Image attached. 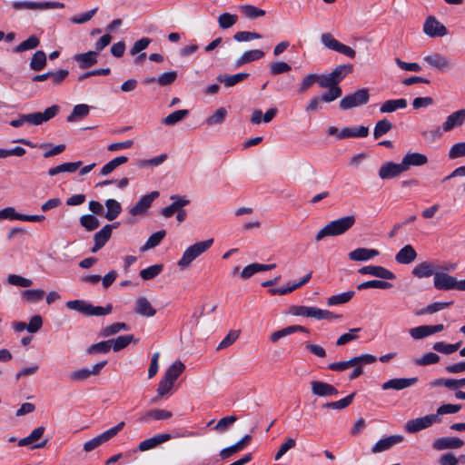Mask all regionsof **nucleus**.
I'll return each mask as SVG.
<instances>
[{
    "label": "nucleus",
    "mask_w": 465,
    "mask_h": 465,
    "mask_svg": "<svg viewBox=\"0 0 465 465\" xmlns=\"http://www.w3.org/2000/svg\"><path fill=\"white\" fill-rule=\"evenodd\" d=\"M356 223L354 215L342 216L326 223L315 235V241L321 242L326 237H336L346 233Z\"/></svg>",
    "instance_id": "nucleus-1"
},
{
    "label": "nucleus",
    "mask_w": 465,
    "mask_h": 465,
    "mask_svg": "<svg viewBox=\"0 0 465 465\" xmlns=\"http://www.w3.org/2000/svg\"><path fill=\"white\" fill-rule=\"evenodd\" d=\"M213 242V239L197 242L193 245L189 246L183 253L182 258L178 261L177 265L181 270L190 267L191 263L211 248Z\"/></svg>",
    "instance_id": "nucleus-2"
},
{
    "label": "nucleus",
    "mask_w": 465,
    "mask_h": 465,
    "mask_svg": "<svg viewBox=\"0 0 465 465\" xmlns=\"http://www.w3.org/2000/svg\"><path fill=\"white\" fill-rule=\"evenodd\" d=\"M370 94L367 88H362L355 91L352 94L345 95L340 101L341 110H350L354 107H358L366 104L369 102Z\"/></svg>",
    "instance_id": "nucleus-3"
},
{
    "label": "nucleus",
    "mask_w": 465,
    "mask_h": 465,
    "mask_svg": "<svg viewBox=\"0 0 465 465\" xmlns=\"http://www.w3.org/2000/svg\"><path fill=\"white\" fill-rule=\"evenodd\" d=\"M12 6L15 10H46L54 8H64V5L55 1H14Z\"/></svg>",
    "instance_id": "nucleus-4"
},
{
    "label": "nucleus",
    "mask_w": 465,
    "mask_h": 465,
    "mask_svg": "<svg viewBox=\"0 0 465 465\" xmlns=\"http://www.w3.org/2000/svg\"><path fill=\"white\" fill-rule=\"evenodd\" d=\"M441 422V418H438V415L428 414L426 416L410 420L405 424V430L409 433H416L420 430H425L430 427L434 423Z\"/></svg>",
    "instance_id": "nucleus-5"
},
{
    "label": "nucleus",
    "mask_w": 465,
    "mask_h": 465,
    "mask_svg": "<svg viewBox=\"0 0 465 465\" xmlns=\"http://www.w3.org/2000/svg\"><path fill=\"white\" fill-rule=\"evenodd\" d=\"M58 105H52L46 108L44 112H35L25 114L26 124L30 125H40L50 119L54 118L59 112Z\"/></svg>",
    "instance_id": "nucleus-6"
},
{
    "label": "nucleus",
    "mask_w": 465,
    "mask_h": 465,
    "mask_svg": "<svg viewBox=\"0 0 465 465\" xmlns=\"http://www.w3.org/2000/svg\"><path fill=\"white\" fill-rule=\"evenodd\" d=\"M423 32L430 37H441L447 35V28L434 16L430 15L424 22Z\"/></svg>",
    "instance_id": "nucleus-7"
},
{
    "label": "nucleus",
    "mask_w": 465,
    "mask_h": 465,
    "mask_svg": "<svg viewBox=\"0 0 465 465\" xmlns=\"http://www.w3.org/2000/svg\"><path fill=\"white\" fill-rule=\"evenodd\" d=\"M457 278L444 272H438L433 278V285L439 291L456 290Z\"/></svg>",
    "instance_id": "nucleus-8"
},
{
    "label": "nucleus",
    "mask_w": 465,
    "mask_h": 465,
    "mask_svg": "<svg viewBox=\"0 0 465 465\" xmlns=\"http://www.w3.org/2000/svg\"><path fill=\"white\" fill-rule=\"evenodd\" d=\"M423 61L438 71H447L452 67L451 61L445 55L439 53L424 56Z\"/></svg>",
    "instance_id": "nucleus-9"
},
{
    "label": "nucleus",
    "mask_w": 465,
    "mask_h": 465,
    "mask_svg": "<svg viewBox=\"0 0 465 465\" xmlns=\"http://www.w3.org/2000/svg\"><path fill=\"white\" fill-rule=\"evenodd\" d=\"M114 436H116V426H113L108 430L101 433L100 435L93 438L92 440L86 441L84 444V450L86 452L92 451L100 445L107 442L111 439H113Z\"/></svg>",
    "instance_id": "nucleus-10"
},
{
    "label": "nucleus",
    "mask_w": 465,
    "mask_h": 465,
    "mask_svg": "<svg viewBox=\"0 0 465 465\" xmlns=\"http://www.w3.org/2000/svg\"><path fill=\"white\" fill-rule=\"evenodd\" d=\"M418 381L417 377L412 378H394L391 379L381 385V389L383 391L394 390V391H401L407 388L411 387L416 384Z\"/></svg>",
    "instance_id": "nucleus-11"
},
{
    "label": "nucleus",
    "mask_w": 465,
    "mask_h": 465,
    "mask_svg": "<svg viewBox=\"0 0 465 465\" xmlns=\"http://www.w3.org/2000/svg\"><path fill=\"white\" fill-rule=\"evenodd\" d=\"M465 123V109H460L447 116L441 125L443 132L448 133L454 128L460 127Z\"/></svg>",
    "instance_id": "nucleus-12"
},
{
    "label": "nucleus",
    "mask_w": 465,
    "mask_h": 465,
    "mask_svg": "<svg viewBox=\"0 0 465 465\" xmlns=\"http://www.w3.org/2000/svg\"><path fill=\"white\" fill-rule=\"evenodd\" d=\"M358 272L361 274H368L383 280H394L396 278L395 274L392 272L382 266L378 265L364 266L361 268Z\"/></svg>",
    "instance_id": "nucleus-13"
},
{
    "label": "nucleus",
    "mask_w": 465,
    "mask_h": 465,
    "mask_svg": "<svg viewBox=\"0 0 465 465\" xmlns=\"http://www.w3.org/2000/svg\"><path fill=\"white\" fill-rule=\"evenodd\" d=\"M405 170L402 167L401 162L395 163L392 162H387L382 164L379 170V176L381 179L387 180L398 177L401 173H404Z\"/></svg>",
    "instance_id": "nucleus-14"
},
{
    "label": "nucleus",
    "mask_w": 465,
    "mask_h": 465,
    "mask_svg": "<svg viewBox=\"0 0 465 465\" xmlns=\"http://www.w3.org/2000/svg\"><path fill=\"white\" fill-rule=\"evenodd\" d=\"M311 388L312 393L319 397H331L338 394V391L334 386L321 381H312Z\"/></svg>",
    "instance_id": "nucleus-15"
},
{
    "label": "nucleus",
    "mask_w": 465,
    "mask_h": 465,
    "mask_svg": "<svg viewBox=\"0 0 465 465\" xmlns=\"http://www.w3.org/2000/svg\"><path fill=\"white\" fill-rule=\"evenodd\" d=\"M464 441L457 437H442L435 440L432 443L433 449L437 450L460 449Z\"/></svg>",
    "instance_id": "nucleus-16"
},
{
    "label": "nucleus",
    "mask_w": 465,
    "mask_h": 465,
    "mask_svg": "<svg viewBox=\"0 0 465 465\" xmlns=\"http://www.w3.org/2000/svg\"><path fill=\"white\" fill-rule=\"evenodd\" d=\"M159 196V192L154 191L143 195L130 210L132 215H138L145 213L151 206L153 200Z\"/></svg>",
    "instance_id": "nucleus-17"
},
{
    "label": "nucleus",
    "mask_w": 465,
    "mask_h": 465,
    "mask_svg": "<svg viewBox=\"0 0 465 465\" xmlns=\"http://www.w3.org/2000/svg\"><path fill=\"white\" fill-rule=\"evenodd\" d=\"M170 199L173 203L161 210V214L165 218L172 217L179 211V209H181V207H184L190 203L189 200L176 194L172 195Z\"/></svg>",
    "instance_id": "nucleus-18"
},
{
    "label": "nucleus",
    "mask_w": 465,
    "mask_h": 465,
    "mask_svg": "<svg viewBox=\"0 0 465 465\" xmlns=\"http://www.w3.org/2000/svg\"><path fill=\"white\" fill-rule=\"evenodd\" d=\"M403 441L402 435H391L378 440L371 448L372 453H379L390 450L392 446Z\"/></svg>",
    "instance_id": "nucleus-19"
},
{
    "label": "nucleus",
    "mask_w": 465,
    "mask_h": 465,
    "mask_svg": "<svg viewBox=\"0 0 465 465\" xmlns=\"http://www.w3.org/2000/svg\"><path fill=\"white\" fill-rule=\"evenodd\" d=\"M134 312L142 317L151 318L156 314V310L146 297H139L135 302Z\"/></svg>",
    "instance_id": "nucleus-20"
},
{
    "label": "nucleus",
    "mask_w": 465,
    "mask_h": 465,
    "mask_svg": "<svg viewBox=\"0 0 465 465\" xmlns=\"http://www.w3.org/2000/svg\"><path fill=\"white\" fill-rule=\"evenodd\" d=\"M114 227V224H106L94 235V245L91 250L92 252H96L106 243L112 235Z\"/></svg>",
    "instance_id": "nucleus-21"
},
{
    "label": "nucleus",
    "mask_w": 465,
    "mask_h": 465,
    "mask_svg": "<svg viewBox=\"0 0 465 465\" xmlns=\"http://www.w3.org/2000/svg\"><path fill=\"white\" fill-rule=\"evenodd\" d=\"M428 158L420 153H408L401 160L402 167L407 172L411 166H421L427 163Z\"/></svg>",
    "instance_id": "nucleus-22"
},
{
    "label": "nucleus",
    "mask_w": 465,
    "mask_h": 465,
    "mask_svg": "<svg viewBox=\"0 0 465 465\" xmlns=\"http://www.w3.org/2000/svg\"><path fill=\"white\" fill-rule=\"evenodd\" d=\"M369 128L363 125L356 126V127H344L338 134V139H347V138H363L368 136Z\"/></svg>",
    "instance_id": "nucleus-23"
},
{
    "label": "nucleus",
    "mask_w": 465,
    "mask_h": 465,
    "mask_svg": "<svg viewBox=\"0 0 465 465\" xmlns=\"http://www.w3.org/2000/svg\"><path fill=\"white\" fill-rule=\"evenodd\" d=\"M172 436L168 433H162L154 435L152 438L146 439L139 443L138 449L141 451L152 450L158 445L171 440Z\"/></svg>",
    "instance_id": "nucleus-24"
},
{
    "label": "nucleus",
    "mask_w": 465,
    "mask_h": 465,
    "mask_svg": "<svg viewBox=\"0 0 465 465\" xmlns=\"http://www.w3.org/2000/svg\"><path fill=\"white\" fill-rule=\"evenodd\" d=\"M417 256L415 249L411 245L407 244L396 253L395 261L399 264H409L414 262Z\"/></svg>",
    "instance_id": "nucleus-25"
},
{
    "label": "nucleus",
    "mask_w": 465,
    "mask_h": 465,
    "mask_svg": "<svg viewBox=\"0 0 465 465\" xmlns=\"http://www.w3.org/2000/svg\"><path fill=\"white\" fill-rule=\"evenodd\" d=\"M379 254L380 252L376 249L357 248L350 252L348 256L351 261L360 262L369 261Z\"/></svg>",
    "instance_id": "nucleus-26"
},
{
    "label": "nucleus",
    "mask_w": 465,
    "mask_h": 465,
    "mask_svg": "<svg viewBox=\"0 0 465 465\" xmlns=\"http://www.w3.org/2000/svg\"><path fill=\"white\" fill-rule=\"evenodd\" d=\"M173 417V413L170 411L162 410V409H153L151 410L140 417V421L143 423H148L152 420H168Z\"/></svg>",
    "instance_id": "nucleus-27"
},
{
    "label": "nucleus",
    "mask_w": 465,
    "mask_h": 465,
    "mask_svg": "<svg viewBox=\"0 0 465 465\" xmlns=\"http://www.w3.org/2000/svg\"><path fill=\"white\" fill-rule=\"evenodd\" d=\"M97 51H89L86 53L75 54L74 56V60L78 63L80 68L85 69L97 63Z\"/></svg>",
    "instance_id": "nucleus-28"
},
{
    "label": "nucleus",
    "mask_w": 465,
    "mask_h": 465,
    "mask_svg": "<svg viewBox=\"0 0 465 465\" xmlns=\"http://www.w3.org/2000/svg\"><path fill=\"white\" fill-rule=\"evenodd\" d=\"M320 308L308 307L303 305H292L290 308V313L295 316H303L319 320Z\"/></svg>",
    "instance_id": "nucleus-29"
},
{
    "label": "nucleus",
    "mask_w": 465,
    "mask_h": 465,
    "mask_svg": "<svg viewBox=\"0 0 465 465\" xmlns=\"http://www.w3.org/2000/svg\"><path fill=\"white\" fill-rule=\"evenodd\" d=\"M116 351V339H110L107 341H100L98 343L91 345L87 349L88 354H96V353H106L110 351V350Z\"/></svg>",
    "instance_id": "nucleus-30"
},
{
    "label": "nucleus",
    "mask_w": 465,
    "mask_h": 465,
    "mask_svg": "<svg viewBox=\"0 0 465 465\" xmlns=\"http://www.w3.org/2000/svg\"><path fill=\"white\" fill-rule=\"evenodd\" d=\"M312 274V272H310L309 273L304 275L299 282L294 283L289 287L272 288V289L269 290V292L272 295H285V294L291 293L294 290L306 284L311 280Z\"/></svg>",
    "instance_id": "nucleus-31"
},
{
    "label": "nucleus",
    "mask_w": 465,
    "mask_h": 465,
    "mask_svg": "<svg viewBox=\"0 0 465 465\" xmlns=\"http://www.w3.org/2000/svg\"><path fill=\"white\" fill-rule=\"evenodd\" d=\"M248 77L249 74L247 73H239L232 75L221 74L216 77V80L219 83L223 84L225 87H232Z\"/></svg>",
    "instance_id": "nucleus-32"
},
{
    "label": "nucleus",
    "mask_w": 465,
    "mask_h": 465,
    "mask_svg": "<svg viewBox=\"0 0 465 465\" xmlns=\"http://www.w3.org/2000/svg\"><path fill=\"white\" fill-rule=\"evenodd\" d=\"M435 266L430 262H422L417 264L413 270L412 274L417 278H425L431 275L435 276Z\"/></svg>",
    "instance_id": "nucleus-33"
},
{
    "label": "nucleus",
    "mask_w": 465,
    "mask_h": 465,
    "mask_svg": "<svg viewBox=\"0 0 465 465\" xmlns=\"http://www.w3.org/2000/svg\"><path fill=\"white\" fill-rule=\"evenodd\" d=\"M264 56V52L253 49L244 52L235 62V66L240 67L245 64L257 61Z\"/></svg>",
    "instance_id": "nucleus-34"
},
{
    "label": "nucleus",
    "mask_w": 465,
    "mask_h": 465,
    "mask_svg": "<svg viewBox=\"0 0 465 465\" xmlns=\"http://www.w3.org/2000/svg\"><path fill=\"white\" fill-rule=\"evenodd\" d=\"M407 107V100L403 98L387 100L380 108V112L382 114L393 113L398 109H404Z\"/></svg>",
    "instance_id": "nucleus-35"
},
{
    "label": "nucleus",
    "mask_w": 465,
    "mask_h": 465,
    "mask_svg": "<svg viewBox=\"0 0 465 465\" xmlns=\"http://www.w3.org/2000/svg\"><path fill=\"white\" fill-rule=\"evenodd\" d=\"M353 70L351 64L337 65L330 74L338 85Z\"/></svg>",
    "instance_id": "nucleus-36"
},
{
    "label": "nucleus",
    "mask_w": 465,
    "mask_h": 465,
    "mask_svg": "<svg viewBox=\"0 0 465 465\" xmlns=\"http://www.w3.org/2000/svg\"><path fill=\"white\" fill-rule=\"evenodd\" d=\"M82 165V162H74V163H64L60 165H57L54 168H50L48 170V174L50 176L57 175L61 173H74Z\"/></svg>",
    "instance_id": "nucleus-37"
},
{
    "label": "nucleus",
    "mask_w": 465,
    "mask_h": 465,
    "mask_svg": "<svg viewBox=\"0 0 465 465\" xmlns=\"http://www.w3.org/2000/svg\"><path fill=\"white\" fill-rule=\"evenodd\" d=\"M185 370V365L181 361H174L168 369L165 371L163 377L169 381L175 382V381L179 378V376Z\"/></svg>",
    "instance_id": "nucleus-38"
},
{
    "label": "nucleus",
    "mask_w": 465,
    "mask_h": 465,
    "mask_svg": "<svg viewBox=\"0 0 465 465\" xmlns=\"http://www.w3.org/2000/svg\"><path fill=\"white\" fill-rule=\"evenodd\" d=\"M241 14L248 19H256L265 15V11L252 5L239 6Z\"/></svg>",
    "instance_id": "nucleus-39"
},
{
    "label": "nucleus",
    "mask_w": 465,
    "mask_h": 465,
    "mask_svg": "<svg viewBox=\"0 0 465 465\" xmlns=\"http://www.w3.org/2000/svg\"><path fill=\"white\" fill-rule=\"evenodd\" d=\"M46 65V54L44 51H36L30 61V68L34 71H41Z\"/></svg>",
    "instance_id": "nucleus-40"
},
{
    "label": "nucleus",
    "mask_w": 465,
    "mask_h": 465,
    "mask_svg": "<svg viewBox=\"0 0 465 465\" xmlns=\"http://www.w3.org/2000/svg\"><path fill=\"white\" fill-rule=\"evenodd\" d=\"M354 291H348L340 294L332 295L328 298L327 305L328 306H336L340 304H344L350 302L354 296Z\"/></svg>",
    "instance_id": "nucleus-41"
},
{
    "label": "nucleus",
    "mask_w": 465,
    "mask_h": 465,
    "mask_svg": "<svg viewBox=\"0 0 465 465\" xmlns=\"http://www.w3.org/2000/svg\"><path fill=\"white\" fill-rule=\"evenodd\" d=\"M217 22L221 29H229L238 22V15L235 14L223 13L218 16Z\"/></svg>",
    "instance_id": "nucleus-42"
},
{
    "label": "nucleus",
    "mask_w": 465,
    "mask_h": 465,
    "mask_svg": "<svg viewBox=\"0 0 465 465\" xmlns=\"http://www.w3.org/2000/svg\"><path fill=\"white\" fill-rule=\"evenodd\" d=\"M189 115V110L182 109L176 110L164 117L162 123L165 125H173L178 122L182 121L183 118Z\"/></svg>",
    "instance_id": "nucleus-43"
},
{
    "label": "nucleus",
    "mask_w": 465,
    "mask_h": 465,
    "mask_svg": "<svg viewBox=\"0 0 465 465\" xmlns=\"http://www.w3.org/2000/svg\"><path fill=\"white\" fill-rule=\"evenodd\" d=\"M66 307L71 310L77 311L84 315H90L91 303L82 301V300H74L66 302Z\"/></svg>",
    "instance_id": "nucleus-44"
},
{
    "label": "nucleus",
    "mask_w": 465,
    "mask_h": 465,
    "mask_svg": "<svg viewBox=\"0 0 465 465\" xmlns=\"http://www.w3.org/2000/svg\"><path fill=\"white\" fill-rule=\"evenodd\" d=\"M40 44V40L35 35L29 36L26 40L23 41L14 49L15 53H22L27 50H32L36 48Z\"/></svg>",
    "instance_id": "nucleus-45"
},
{
    "label": "nucleus",
    "mask_w": 465,
    "mask_h": 465,
    "mask_svg": "<svg viewBox=\"0 0 465 465\" xmlns=\"http://www.w3.org/2000/svg\"><path fill=\"white\" fill-rule=\"evenodd\" d=\"M391 287H392L391 283H390L389 282H386V281H382V280H371V281L364 282L357 285V289L359 291L364 290V289H369V288L387 290V289H391Z\"/></svg>",
    "instance_id": "nucleus-46"
},
{
    "label": "nucleus",
    "mask_w": 465,
    "mask_h": 465,
    "mask_svg": "<svg viewBox=\"0 0 465 465\" xmlns=\"http://www.w3.org/2000/svg\"><path fill=\"white\" fill-rule=\"evenodd\" d=\"M6 283L14 286L28 288L33 285V281L18 274H9L6 278Z\"/></svg>",
    "instance_id": "nucleus-47"
},
{
    "label": "nucleus",
    "mask_w": 465,
    "mask_h": 465,
    "mask_svg": "<svg viewBox=\"0 0 465 465\" xmlns=\"http://www.w3.org/2000/svg\"><path fill=\"white\" fill-rule=\"evenodd\" d=\"M392 128V124L388 119H382L376 123L373 130L374 139H379Z\"/></svg>",
    "instance_id": "nucleus-48"
},
{
    "label": "nucleus",
    "mask_w": 465,
    "mask_h": 465,
    "mask_svg": "<svg viewBox=\"0 0 465 465\" xmlns=\"http://www.w3.org/2000/svg\"><path fill=\"white\" fill-rule=\"evenodd\" d=\"M165 235H166V232L164 230H160V231L153 233L148 238V240L146 241L144 245L142 247V250L146 251V250L153 249V248L156 247L157 245L160 244V242L165 237Z\"/></svg>",
    "instance_id": "nucleus-49"
},
{
    "label": "nucleus",
    "mask_w": 465,
    "mask_h": 465,
    "mask_svg": "<svg viewBox=\"0 0 465 465\" xmlns=\"http://www.w3.org/2000/svg\"><path fill=\"white\" fill-rule=\"evenodd\" d=\"M89 114V106L87 104H77L74 107L72 113L68 115V122H75L85 117Z\"/></svg>",
    "instance_id": "nucleus-50"
},
{
    "label": "nucleus",
    "mask_w": 465,
    "mask_h": 465,
    "mask_svg": "<svg viewBox=\"0 0 465 465\" xmlns=\"http://www.w3.org/2000/svg\"><path fill=\"white\" fill-rule=\"evenodd\" d=\"M80 224L88 232L94 231L100 225L98 219L92 214H84L80 217Z\"/></svg>",
    "instance_id": "nucleus-51"
},
{
    "label": "nucleus",
    "mask_w": 465,
    "mask_h": 465,
    "mask_svg": "<svg viewBox=\"0 0 465 465\" xmlns=\"http://www.w3.org/2000/svg\"><path fill=\"white\" fill-rule=\"evenodd\" d=\"M461 345V342L455 344L445 343L443 341H438L433 344V350L443 354H450L455 352Z\"/></svg>",
    "instance_id": "nucleus-52"
},
{
    "label": "nucleus",
    "mask_w": 465,
    "mask_h": 465,
    "mask_svg": "<svg viewBox=\"0 0 465 465\" xmlns=\"http://www.w3.org/2000/svg\"><path fill=\"white\" fill-rule=\"evenodd\" d=\"M451 304H452V302H437L429 304L425 308L420 310L419 312H417L416 314L417 315L432 314L434 312H439L440 310H443V309L449 307Z\"/></svg>",
    "instance_id": "nucleus-53"
},
{
    "label": "nucleus",
    "mask_w": 465,
    "mask_h": 465,
    "mask_svg": "<svg viewBox=\"0 0 465 465\" xmlns=\"http://www.w3.org/2000/svg\"><path fill=\"white\" fill-rule=\"evenodd\" d=\"M355 396V392L351 393L347 397L332 402H328L323 405L324 408L327 409H333V410H341L346 407H348L353 401V398Z\"/></svg>",
    "instance_id": "nucleus-54"
},
{
    "label": "nucleus",
    "mask_w": 465,
    "mask_h": 465,
    "mask_svg": "<svg viewBox=\"0 0 465 465\" xmlns=\"http://www.w3.org/2000/svg\"><path fill=\"white\" fill-rule=\"evenodd\" d=\"M163 264H154L152 266H149L146 269H143L140 272V276L142 279L148 281L151 279H153L157 275L161 273L163 271Z\"/></svg>",
    "instance_id": "nucleus-55"
},
{
    "label": "nucleus",
    "mask_w": 465,
    "mask_h": 465,
    "mask_svg": "<svg viewBox=\"0 0 465 465\" xmlns=\"http://www.w3.org/2000/svg\"><path fill=\"white\" fill-rule=\"evenodd\" d=\"M45 296V291L41 289L25 290L22 292V297L28 302H36Z\"/></svg>",
    "instance_id": "nucleus-56"
},
{
    "label": "nucleus",
    "mask_w": 465,
    "mask_h": 465,
    "mask_svg": "<svg viewBox=\"0 0 465 465\" xmlns=\"http://www.w3.org/2000/svg\"><path fill=\"white\" fill-rule=\"evenodd\" d=\"M328 89L329 90L327 92L322 94V95L320 96L322 102H324V103L333 102L334 100L341 97V95L342 94L341 88L339 85L331 86V88H328Z\"/></svg>",
    "instance_id": "nucleus-57"
},
{
    "label": "nucleus",
    "mask_w": 465,
    "mask_h": 465,
    "mask_svg": "<svg viewBox=\"0 0 465 465\" xmlns=\"http://www.w3.org/2000/svg\"><path fill=\"white\" fill-rule=\"evenodd\" d=\"M227 116V111L224 107H220L217 109L213 114L210 115L206 119V124L208 125H214L222 124Z\"/></svg>",
    "instance_id": "nucleus-58"
},
{
    "label": "nucleus",
    "mask_w": 465,
    "mask_h": 465,
    "mask_svg": "<svg viewBox=\"0 0 465 465\" xmlns=\"http://www.w3.org/2000/svg\"><path fill=\"white\" fill-rule=\"evenodd\" d=\"M314 84H317V74H306L299 87H298V94H303L305 93L308 89H310Z\"/></svg>",
    "instance_id": "nucleus-59"
},
{
    "label": "nucleus",
    "mask_w": 465,
    "mask_h": 465,
    "mask_svg": "<svg viewBox=\"0 0 465 465\" xmlns=\"http://www.w3.org/2000/svg\"><path fill=\"white\" fill-rule=\"evenodd\" d=\"M174 382L163 377L160 381L157 388V396L163 398L171 393L173 388Z\"/></svg>",
    "instance_id": "nucleus-60"
},
{
    "label": "nucleus",
    "mask_w": 465,
    "mask_h": 465,
    "mask_svg": "<svg viewBox=\"0 0 465 465\" xmlns=\"http://www.w3.org/2000/svg\"><path fill=\"white\" fill-rule=\"evenodd\" d=\"M440 356L434 352L425 353L421 358L415 359L414 363L418 366H427L439 362Z\"/></svg>",
    "instance_id": "nucleus-61"
},
{
    "label": "nucleus",
    "mask_w": 465,
    "mask_h": 465,
    "mask_svg": "<svg viewBox=\"0 0 465 465\" xmlns=\"http://www.w3.org/2000/svg\"><path fill=\"white\" fill-rule=\"evenodd\" d=\"M321 42L327 49L337 51L340 42L331 33H323L321 35Z\"/></svg>",
    "instance_id": "nucleus-62"
},
{
    "label": "nucleus",
    "mask_w": 465,
    "mask_h": 465,
    "mask_svg": "<svg viewBox=\"0 0 465 465\" xmlns=\"http://www.w3.org/2000/svg\"><path fill=\"white\" fill-rule=\"evenodd\" d=\"M240 331L231 330L228 334L223 339V341L217 346V350H223L231 346L239 337Z\"/></svg>",
    "instance_id": "nucleus-63"
},
{
    "label": "nucleus",
    "mask_w": 465,
    "mask_h": 465,
    "mask_svg": "<svg viewBox=\"0 0 465 465\" xmlns=\"http://www.w3.org/2000/svg\"><path fill=\"white\" fill-rule=\"evenodd\" d=\"M465 156V142H460L453 144L448 153V157L450 160Z\"/></svg>",
    "instance_id": "nucleus-64"
}]
</instances>
